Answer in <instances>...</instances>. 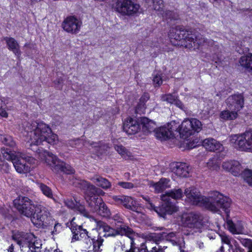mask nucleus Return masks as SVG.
I'll return each mask as SVG.
<instances>
[{"instance_id": "1", "label": "nucleus", "mask_w": 252, "mask_h": 252, "mask_svg": "<svg viewBox=\"0 0 252 252\" xmlns=\"http://www.w3.org/2000/svg\"><path fill=\"white\" fill-rule=\"evenodd\" d=\"M170 36L176 40L181 41L182 45L190 50L198 49L201 46L207 45L218 48L214 40L205 38L196 30H187L183 26H178L172 30Z\"/></svg>"}, {"instance_id": "2", "label": "nucleus", "mask_w": 252, "mask_h": 252, "mask_svg": "<svg viewBox=\"0 0 252 252\" xmlns=\"http://www.w3.org/2000/svg\"><path fill=\"white\" fill-rule=\"evenodd\" d=\"M24 128L31 146H37L44 141L54 145L58 140L57 135L53 133L49 126L42 121L27 122Z\"/></svg>"}, {"instance_id": "3", "label": "nucleus", "mask_w": 252, "mask_h": 252, "mask_svg": "<svg viewBox=\"0 0 252 252\" xmlns=\"http://www.w3.org/2000/svg\"><path fill=\"white\" fill-rule=\"evenodd\" d=\"M204 201L203 207L208 210L214 212H218L221 209L227 216L228 215L231 200L222 193L217 191H213L210 193L208 197H206L204 198Z\"/></svg>"}, {"instance_id": "4", "label": "nucleus", "mask_w": 252, "mask_h": 252, "mask_svg": "<svg viewBox=\"0 0 252 252\" xmlns=\"http://www.w3.org/2000/svg\"><path fill=\"white\" fill-rule=\"evenodd\" d=\"M12 239L20 246L22 252H41V241L31 233L18 232Z\"/></svg>"}, {"instance_id": "5", "label": "nucleus", "mask_w": 252, "mask_h": 252, "mask_svg": "<svg viewBox=\"0 0 252 252\" xmlns=\"http://www.w3.org/2000/svg\"><path fill=\"white\" fill-rule=\"evenodd\" d=\"M41 159H45L51 169L55 173L60 171L67 174H73L74 170L69 164L60 160L57 156L43 149H38Z\"/></svg>"}, {"instance_id": "6", "label": "nucleus", "mask_w": 252, "mask_h": 252, "mask_svg": "<svg viewBox=\"0 0 252 252\" xmlns=\"http://www.w3.org/2000/svg\"><path fill=\"white\" fill-rule=\"evenodd\" d=\"M230 143L240 151L252 152V129L246 131L241 134L231 135Z\"/></svg>"}, {"instance_id": "7", "label": "nucleus", "mask_w": 252, "mask_h": 252, "mask_svg": "<svg viewBox=\"0 0 252 252\" xmlns=\"http://www.w3.org/2000/svg\"><path fill=\"white\" fill-rule=\"evenodd\" d=\"M203 217L199 213L191 212L182 215L181 223L182 225L190 229L192 234L194 233H201L203 225Z\"/></svg>"}, {"instance_id": "8", "label": "nucleus", "mask_w": 252, "mask_h": 252, "mask_svg": "<svg viewBox=\"0 0 252 252\" xmlns=\"http://www.w3.org/2000/svg\"><path fill=\"white\" fill-rule=\"evenodd\" d=\"M13 204L21 215L31 219L35 213L36 206H39L35 205L32 200L26 196H19L14 200Z\"/></svg>"}, {"instance_id": "9", "label": "nucleus", "mask_w": 252, "mask_h": 252, "mask_svg": "<svg viewBox=\"0 0 252 252\" xmlns=\"http://www.w3.org/2000/svg\"><path fill=\"white\" fill-rule=\"evenodd\" d=\"M114 9L123 16H133L140 9V5L132 0H115Z\"/></svg>"}, {"instance_id": "10", "label": "nucleus", "mask_w": 252, "mask_h": 252, "mask_svg": "<svg viewBox=\"0 0 252 252\" xmlns=\"http://www.w3.org/2000/svg\"><path fill=\"white\" fill-rule=\"evenodd\" d=\"M1 153L3 157L8 160L12 162L15 170L19 173H26L31 171V166L20 159L18 155H16V152L9 148H2Z\"/></svg>"}, {"instance_id": "11", "label": "nucleus", "mask_w": 252, "mask_h": 252, "mask_svg": "<svg viewBox=\"0 0 252 252\" xmlns=\"http://www.w3.org/2000/svg\"><path fill=\"white\" fill-rule=\"evenodd\" d=\"M202 127L200 121L195 118L185 120L180 125L179 133L184 138H187L194 134L199 132Z\"/></svg>"}, {"instance_id": "12", "label": "nucleus", "mask_w": 252, "mask_h": 252, "mask_svg": "<svg viewBox=\"0 0 252 252\" xmlns=\"http://www.w3.org/2000/svg\"><path fill=\"white\" fill-rule=\"evenodd\" d=\"M98 225L99 226L100 229H102L103 231L105 232L104 236H115L117 235H125L130 239H132V237L135 235V233L133 230L128 226L124 224L117 227L116 229H115L106 223L102 221H99Z\"/></svg>"}, {"instance_id": "13", "label": "nucleus", "mask_w": 252, "mask_h": 252, "mask_svg": "<svg viewBox=\"0 0 252 252\" xmlns=\"http://www.w3.org/2000/svg\"><path fill=\"white\" fill-rule=\"evenodd\" d=\"M180 124L175 121H171L167 124V126H164L157 128L155 133L156 137L160 140H166L173 137L175 132L179 133Z\"/></svg>"}, {"instance_id": "14", "label": "nucleus", "mask_w": 252, "mask_h": 252, "mask_svg": "<svg viewBox=\"0 0 252 252\" xmlns=\"http://www.w3.org/2000/svg\"><path fill=\"white\" fill-rule=\"evenodd\" d=\"M50 213L45 207L39 205L36 206L35 213L31 220L33 224L37 227H42L49 223Z\"/></svg>"}, {"instance_id": "15", "label": "nucleus", "mask_w": 252, "mask_h": 252, "mask_svg": "<svg viewBox=\"0 0 252 252\" xmlns=\"http://www.w3.org/2000/svg\"><path fill=\"white\" fill-rule=\"evenodd\" d=\"M147 201V207L151 209L154 210L160 217H162L165 219L166 215H170L173 214V212L175 210L174 207L173 205L168 206L167 203H163L160 207H156L152 202L149 197L144 198Z\"/></svg>"}, {"instance_id": "16", "label": "nucleus", "mask_w": 252, "mask_h": 252, "mask_svg": "<svg viewBox=\"0 0 252 252\" xmlns=\"http://www.w3.org/2000/svg\"><path fill=\"white\" fill-rule=\"evenodd\" d=\"M82 22L73 16L67 17L62 23L63 29L68 33L76 34L80 30Z\"/></svg>"}, {"instance_id": "17", "label": "nucleus", "mask_w": 252, "mask_h": 252, "mask_svg": "<svg viewBox=\"0 0 252 252\" xmlns=\"http://www.w3.org/2000/svg\"><path fill=\"white\" fill-rule=\"evenodd\" d=\"M184 194L191 204L200 206H203L204 198L206 197L202 196L196 188L194 187L187 188L185 190Z\"/></svg>"}, {"instance_id": "18", "label": "nucleus", "mask_w": 252, "mask_h": 252, "mask_svg": "<svg viewBox=\"0 0 252 252\" xmlns=\"http://www.w3.org/2000/svg\"><path fill=\"white\" fill-rule=\"evenodd\" d=\"M164 241H165L167 242V246H158V248L159 252H162V251L168 247L172 249L175 248L178 252L179 251H181V244H180L179 241L177 240V238L176 237V233L174 232H169L167 233L165 232H163Z\"/></svg>"}, {"instance_id": "19", "label": "nucleus", "mask_w": 252, "mask_h": 252, "mask_svg": "<svg viewBox=\"0 0 252 252\" xmlns=\"http://www.w3.org/2000/svg\"><path fill=\"white\" fill-rule=\"evenodd\" d=\"M225 103L230 110L237 112L244 107V98L242 94H234L230 95L225 100Z\"/></svg>"}, {"instance_id": "20", "label": "nucleus", "mask_w": 252, "mask_h": 252, "mask_svg": "<svg viewBox=\"0 0 252 252\" xmlns=\"http://www.w3.org/2000/svg\"><path fill=\"white\" fill-rule=\"evenodd\" d=\"M112 199L118 205H122L126 208L134 212H138L136 201L132 197L125 195H114Z\"/></svg>"}, {"instance_id": "21", "label": "nucleus", "mask_w": 252, "mask_h": 252, "mask_svg": "<svg viewBox=\"0 0 252 252\" xmlns=\"http://www.w3.org/2000/svg\"><path fill=\"white\" fill-rule=\"evenodd\" d=\"M183 196V192L181 189H174L170 191L166 192L165 194L161 195V198L164 202L163 203L168 204V206L173 205L174 207V211L173 213L178 211L177 207L175 205V203L171 201V199L176 200L180 199Z\"/></svg>"}, {"instance_id": "22", "label": "nucleus", "mask_w": 252, "mask_h": 252, "mask_svg": "<svg viewBox=\"0 0 252 252\" xmlns=\"http://www.w3.org/2000/svg\"><path fill=\"white\" fill-rule=\"evenodd\" d=\"M72 183L75 187L86 190V197H94L96 196L95 195L96 186L84 180L75 178Z\"/></svg>"}, {"instance_id": "23", "label": "nucleus", "mask_w": 252, "mask_h": 252, "mask_svg": "<svg viewBox=\"0 0 252 252\" xmlns=\"http://www.w3.org/2000/svg\"><path fill=\"white\" fill-rule=\"evenodd\" d=\"M172 172L180 177H187L190 170L189 166L184 162L173 163L170 165Z\"/></svg>"}, {"instance_id": "24", "label": "nucleus", "mask_w": 252, "mask_h": 252, "mask_svg": "<svg viewBox=\"0 0 252 252\" xmlns=\"http://www.w3.org/2000/svg\"><path fill=\"white\" fill-rule=\"evenodd\" d=\"M123 129L127 134H134L140 129V125L135 119L129 118L124 123Z\"/></svg>"}, {"instance_id": "25", "label": "nucleus", "mask_w": 252, "mask_h": 252, "mask_svg": "<svg viewBox=\"0 0 252 252\" xmlns=\"http://www.w3.org/2000/svg\"><path fill=\"white\" fill-rule=\"evenodd\" d=\"M222 167L230 172L234 176L240 175L242 172V167L240 163L237 160L226 161L223 163Z\"/></svg>"}, {"instance_id": "26", "label": "nucleus", "mask_w": 252, "mask_h": 252, "mask_svg": "<svg viewBox=\"0 0 252 252\" xmlns=\"http://www.w3.org/2000/svg\"><path fill=\"white\" fill-rule=\"evenodd\" d=\"M202 146L209 151L215 152L220 151L222 145L215 139L209 138L204 139L202 142Z\"/></svg>"}, {"instance_id": "27", "label": "nucleus", "mask_w": 252, "mask_h": 252, "mask_svg": "<svg viewBox=\"0 0 252 252\" xmlns=\"http://www.w3.org/2000/svg\"><path fill=\"white\" fill-rule=\"evenodd\" d=\"M90 179L96 186L104 190L108 189L111 187L112 185L110 181L98 174L94 175Z\"/></svg>"}, {"instance_id": "28", "label": "nucleus", "mask_w": 252, "mask_h": 252, "mask_svg": "<svg viewBox=\"0 0 252 252\" xmlns=\"http://www.w3.org/2000/svg\"><path fill=\"white\" fill-rule=\"evenodd\" d=\"M140 124L142 126V131L146 134L155 132L157 129L156 123L146 117L141 118Z\"/></svg>"}, {"instance_id": "29", "label": "nucleus", "mask_w": 252, "mask_h": 252, "mask_svg": "<svg viewBox=\"0 0 252 252\" xmlns=\"http://www.w3.org/2000/svg\"><path fill=\"white\" fill-rule=\"evenodd\" d=\"M86 200L91 210L94 213H96L98 210V208L104 202L102 199L98 196H94V197H86Z\"/></svg>"}, {"instance_id": "30", "label": "nucleus", "mask_w": 252, "mask_h": 252, "mask_svg": "<svg viewBox=\"0 0 252 252\" xmlns=\"http://www.w3.org/2000/svg\"><path fill=\"white\" fill-rule=\"evenodd\" d=\"M4 40L6 42L8 49L12 51L16 56L19 57L21 55L19 45L14 38L5 37L4 38Z\"/></svg>"}, {"instance_id": "31", "label": "nucleus", "mask_w": 252, "mask_h": 252, "mask_svg": "<svg viewBox=\"0 0 252 252\" xmlns=\"http://www.w3.org/2000/svg\"><path fill=\"white\" fill-rule=\"evenodd\" d=\"M169 179L161 178L158 182L155 183L153 185L155 191L157 192H162L166 189L169 188Z\"/></svg>"}, {"instance_id": "32", "label": "nucleus", "mask_w": 252, "mask_h": 252, "mask_svg": "<svg viewBox=\"0 0 252 252\" xmlns=\"http://www.w3.org/2000/svg\"><path fill=\"white\" fill-rule=\"evenodd\" d=\"M240 65L249 70H252V54L242 56L239 61Z\"/></svg>"}, {"instance_id": "33", "label": "nucleus", "mask_w": 252, "mask_h": 252, "mask_svg": "<svg viewBox=\"0 0 252 252\" xmlns=\"http://www.w3.org/2000/svg\"><path fill=\"white\" fill-rule=\"evenodd\" d=\"M150 95L147 93H145L142 95L139 99V102H138L136 107V111L137 113L143 112L146 106V102L149 99Z\"/></svg>"}, {"instance_id": "34", "label": "nucleus", "mask_w": 252, "mask_h": 252, "mask_svg": "<svg viewBox=\"0 0 252 252\" xmlns=\"http://www.w3.org/2000/svg\"><path fill=\"white\" fill-rule=\"evenodd\" d=\"M114 148L121 156L125 159L131 157L130 152L121 144H115Z\"/></svg>"}, {"instance_id": "35", "label": "nucleus", "mask_w": 252, "mask_h": 252, "mask_svg": "<svg viewBox=\"0 0 252 252\" xmlns=\"http://www.w3.org/2000/svg\"><path fill=\"white\" fill-rule=\"evenodd\" d=\"M92 241L94 252H101L102 250L101 247L103 246V239L98 235L96 239L95 237L92 238Z\"/></svg>"}, {"instance_id": "36", "label": "nucleus", "mask_w": 252, "mask_h": 252, "mask_svg": "<svg viewBox=\"0 0 252 252\" xmlns=\"http://www.w3.org/2000/svg\"><path fill=\"white\" fill-rule=\"evenodd\" d=\"M237 112L234 110H231L230 111L228 110L222 111L220 114V118L225 120H234L237 117Z\"/></svg>"}, {"instance_id": "37", "label": "nucleus", "mask_w": 252, "mask_h": 252, "mask_svg": "<svg viewBox=\"0 0 252 252\" xmlns=\"http://www.w3.org/2000/svg\"><path fill=\"white\" fill-rule=\"evenodd\" d=\"M0 141L3 144L11 148H14L15 146V142L12 137L9 135L0 134Z\"/></svg>"}, {"instance_id": "38", "label": "nucleus", "mask_w": 252, "mask_h": 252, "mask_svg": "<svg viewBox=\"0 0 252 252\" xmlns=\"http://www.w3.org/2000/svg\"><path fill=\"white\" fill-rule=\"evenodd\" d=\"M96 213L105 218H109L111 215L110 209L104 202L98 208Z\"/></svg>"}, {"instance_id": "39", "label": "nucleus", "mask_w": 252, "mask_h": 252, "mask_svg": "<svg viewBox=\"0 0 252 252\" xmlns=\"http://www.w3.org/2000/svg\"><path fill=\"white\" fill-rule=\"evenodd\" d=\"M38 187L42 193L49 198L55 200L52 190L50 188L43 183H39Z\"/></svg>"}, {"instance_id": "40", "label": "nucleus", "mask_w": 252, "mask_h": 252, "mask_svg": "<svg viewBox=\"0 0 252 252\" xmlns=\"http://www.w3.org/2000/svg\"><path fill=\"white\" fill-rule=\"evenodd\" d=\"M71 230L73 234L72 242L80 240L79 235L81 231H82V226L81 225H73L71 227Z\"/></svg>"}, {"instance_id": "41", "label": "nucleus", "mask_w": 252, "mask_h": 252, "mask_svg": "<svg viewBox=\"0 0 252 252\" xmlns=\"http://www.w3.org/2000/svg\"><path fill=\"white\" fill-rule=\"evenodd\" d=\"M240 175L244 180L248 184L252 186V170L250 169H245L241 172Z\"/></svg>"}, {"instance_id": "42", "label": "nucleus", "mask_w": 252, "mask_h": 252, "mask_svg": "<svg viewBox=\"0 0 252 252\" xmlns=\"http://www.w3.org/2000/svg\"><path fill=\"white\" fill-rule=\"evenodd\" d=\"M227 224L229 230L233 234H240L242 232V229L240 227H236L235 224L232 220H228Z\"/></svg>"}, {"instance_id": "43", "label": "nucleus", "mask_w": 252, "mask_h": 252, "mask_svg": "<svg viewBox=\"0 0 252 252\" xmlns=\"http://www.w3.org/2000/svg\"><path fill=\"white\" fill-rule=\"evenodd\" d=\"M163 232L152 233L150 235L151 239L155 242L157 244H159L160 242L164 241Z\"/></svg>"}, {"instance_id": "44", "label": "nucleus", "mask_w": 252, "mask_h": 252, "mask_svg": "<svg viewBox=\"0 0 252 252\" xmlns=\"http://www.w3.org/2000/svg\"><path fill=\"white\" fill-rule=\"evenodd\" d=\"M16 155H18V157L20 158H21L23 160H24L26 162H27L29 164H32L34 163L35 162V159L27 155L24 153H21V152H16Z\"/></svg>"}, {"instance_id": "45", "label": "nucleus", "mask_w": 252, "mask_h": 252, "mask_svg": "<svg viewBox=\"0 0 252 252\" xmlns=\"http://www.w3.org/2000/svg\"><path fill=\"white\" fill-rule=\"evenodd\" d=\"M75 202L76 203V206L75 208H76V210L83 216L86 218H89V213L85 209L84 206L81 205L79 203L77 202L76 200H75Z\"/></svg>"}, {"instance_id": "46", "label": "nucleus", "mask_w": 252, "mask_h": 252, "mask_svg": "<svg viewBox=\"0 0 252 252\" xmlns=\"http://www.w3.org/2000/svg\"><path fill=\"white\" fill-rule=\"evenodd\" d=\"M207 165V167L211 170H217L219 168L217 158H213L210 159Z\"/></svg>"}, {"instance_id": "47", "label": "nucleus", "mask_w": 252, "mask_h": 252, "mask_svg": "<svg viewBox=\"0 0 252 252\" xmlns=\"http://www.w3.org/2000/svg\"><path fill=\"white\" fill-rule=\"evenodd\" d=\"M176 98L177 97L170 94H163L161 96L162 101H167L171 104H173Z\"/></svg>"}, {"instance_id": "48", "label": "nucleus", "mask_w": 252, "mask_h": 252, "mask_svg": "<svg viewBox=\"0 0 252 252\" xmlns=\"http://www.w3.org/2000/svg\"><path fill=\"white\" fill-rule=\"evenodd\" d=\"M161 14L162 15V17L166 19H170L171 20H176L177 17V16L174 12L170 10L163 11L162 13H161Z\"/></svg>"}, {"instance_id": "49", "label": "nucleus", "mask_w": 252, "mask_h": 252, "mask_svg": "<svg viewBox=\"0 0 252 252\" xmlns=\"http://www.w3.org/2000/svg\"><path fill=\"white\" fill-rule=\"evenodd\" d=\"M153 3V7L155 10L158 11H162L163 7V0H152Z\"/></svg>"}, {"instance_id": "50", "label": "nucleus", "mask_w": 252, "mask_h": 252, "mask_svg": "<svg viewBox=\"0 0 252 252\" xmlns=\"http://www.w3.org/2000/svg\"><path fill=\"white\" fill-rule=\"evenodd\" d=\"M239 240L243 246L248 248L249 250H252V240L245 238H241Z\"/></svg>"}, {"instance_id": "51", "label": "nucleus", "mask_w": 252, "mask_h": 252, "mask_svg": "<svg viewBox=\"0 0 252 252\" xmlns=\"http://www.w3.org/2000/svg\"><path fill=\"white\" fill-rule=\"evenodd\" d=\"M153 81L155 87H159L163 82L161 75L159 74L155 75L153 77Z\"/></svg>"}, {"instance_id": "52", "label": "nucleus", "mask_w": 252, "mask_h": 252, "mask_svg": "<svg viewBox=\"0 0 252 252\" xmlns=\"http://www.w3.org/2000/svg\"><path fill=\"white\" fill-rule=\"evenodd\" d=\"M222 243L225 244L229 247L231 246L230 238L225 234L220 235Z\"/></svg>"}, {"instance_id": "53", "label": "nucleus", "mask_w": 252, "mask_h": 252, "mask_svg": "<svg viewBox=\"0 0 252 252\" xmlns=\"http://www.w3.org/2000/svg\"><path fill=\"white\" fill-rule=\"evenodd\" d=\"M5 104L3 101L0 99V116L3 117H7V113L5 110Z\"/></svg>"}, {"instance_id": "54", "label": "nucleus", "mask_w": 252, "mask_h": 252, "mask_svg": "<svg viewBox=\"0 0 252 252\" xmlns=\"http://www.w3.org/2000/svg\"><path fill=\"white\" fill-rule=\"evenodd\" d=\"M118 185L124 189H131L134 187V185L130 182H119Z\"/></svg>"}, {"instance_id": "55", "label": "nucleus", "mask_w": 252, "mask_h": 252, "mask_svg": "<svg viewBox=\"0 0 252 252\" xmlns=\"http://www.w3.org/2000/svg\"><path fill=\"white\" fill-rule=\"evenodd\" d=\"M64 203L66 206L70 209L75 208L76 206V203L75 204V202L71 199H67L64 200Z\"/></svg>"}, {"instance_id": "56", "label": "nucleus", "mask_w": 252, "mask_h": 252, "mask_svg": "<svg viewBox=\"0 0 252 252\" xmlns=\"http://www.w3.org/2000/svg\"><path fill=\"white\" fill-rule=\"evenodd\" d=\"M173 104H174L178 107L180 108L181 109L185 110V107L183 103L177 98H176Z\"/></svg>"}, {"instance_id": "57", "label": "nucleus", "mask_w": 252, "mask_h": 252, "mask_svg": "<svg viewBox=\"0 0 252 252\" xmlns=\"http://www.w3.org/2000/svg\"><path fill=\"white\" fill-rule=\"evenodd\" d=\"M233 244L235 252H245V250L239 246V244L236 241H234Z\"/></svg>"}, {"instance_id": "58", "label": "nucleus", "mask_w": 252, "mask_h": 252, "mask_svg": "<svg viewBox=\"0 0 252 252\" xmlns=\"http://www.w3.org/2000/svg\"><path fill=\"white\" fill-rule=\"evenodd\" d=\"M86 237L90 238V236L88 235V231L87 230L82 228V231H81L79 237L81 239L82 238H86Z\"/></svg>"}, {"instance_id": "59", "label": "nucleus", "mask_w": 252, "mask_h": 252, "mask_svg": "<svg viewBox=\"0 0 252 252\" xmlns=\"http://www.w3.org/2000/svg\"><path fill=\"white\" fill-rule=\"evenodd\" d=\"M105 194V192L103 191L100 188L96 187V189L95 192V195L96 196H103Z\"/></svg>"}, {"instance_id": "60", "label": "nucleus", "mask_w": 252, "mask_h": 252, "mask_svg": "<svg viewBox=\"0 0 252 252\" xmlns=\"http://www.w3.org/2000/svg\"><path fill=\"white\" fill-rule=\"evenodd\" d=\"M90 144L93 147L96 148V150L98 151V154L101 153L100 152H99V150L101 148L100 143L92 142Z\"/></svg>"}, {"instance_id": "61", "label": "nucleus", "mask_w": 252, "mask_h": 252, "mask_svg": "<svg viewBox=\"0 0 252 252\" xmlns=\"http://www.w3.org/2000/svg\"><path fill=\"white\" fill-rule=\"evenodd\" d=\"M61 227V225L59 223L55 224L54 230L52 231V234H57L59 231V228Z\"/></svg>"}, {"instance_id": "62", "label": "nucleus", "mask_w": 252, "mask_h": 252, "mask_svg": "<svg viewBox=\"0 0 252 252\" xmlns=\"http://www.w3.org/2000/svg\"><path fill=\"white\" fill-rule=\"evenodd\" d=\"M63 80L61 78H58L56 81H55V84H57L58 85L62 84L63 83Z\"/></svg>"}, {"instance_id": "63", "label": "nucleus", "mask_w": 252, "mask_h": 252, "mask_svg": "<svg viewBox=\"0 0 252 252\" xmlns=\"http://www.w3.org/2000/svg\"><path fill=\"white\" fill-rule=\"evenodd\" d=\"M14 250V246L13 244H11V246L9 247L8 249V252H13Z\"/></svg>"}, {"instance_id": "64", "label": "nucleus", "mask_w": 252, "mask_h": 252, "mask_svg": "<svg viewBox=\"0 0 252 252\" xmlns=\"http://www.w3.org/2000/svg\"><path fill=\"white\" fill-rule=\"evenodd\" d=\"M118 218H119V216H116L114 217V220H118V222H119V223H122V221L121 220H119Z\"/></svg>"}]
</instances>
